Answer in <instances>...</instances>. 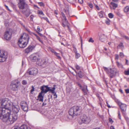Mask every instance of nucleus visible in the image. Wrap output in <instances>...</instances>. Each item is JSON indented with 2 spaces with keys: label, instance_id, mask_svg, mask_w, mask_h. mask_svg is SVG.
<instances>
[{
  "label": "nucleus",
  "instance_id": "1",
  "mask_svg": "<svg viewBox=\"0 0 129 129\" xmlns=\"http://www.w3.org/2000/svg\"><path fill=\"white\" fill-rule=\"evenodd\" d=\"M0 111L3 113H11L13 106V103L7 98L1 100Z\"/></svg>",
  "mask_w": 129,
  "mask_h": 129
},
{
  "label": "nucleus",
  "instance_id": "2",
  "mask_svg": "<svg viewBox=\"0 0 129 129\" xmlns=\"http://www.w3.org/2000/svg\"><path fill=\"white\" fill-rule=\"evenodd\" d=\"M55 85H54V87L52 89H50V87H48L47 85H43L41 86L40 89L41 91L39 93L38 96L39 101L43 102L44 95V94H43V93L45 94L48 91H50L52 93H54L55 90Z\"/></svg>",
  "mask_w": 129,
  "mask_h": 129
},
{
  "label": "nucleus",
  "instance_id": "3",
  "mask_svg": "<svg viewBox=\"0 0 129 129\" xmlns=\"http://www.w3.org/2000/svg\"><path fill=\"white\" fill-rule=\"evenodd\" d=\"M18 4V6L21 12L24 14L27 11H28V14L26 16L28 17L30 14L29 7L28 4L26 3V0H19Z\"/></svg>",
  "mask_w": 129,
  "mask_h": 129
},
{
  "label": "nucleus",
  "instance_id": "4",
  "mask_svg": "<svg viewBox=\"0 0 129 129\" xmlns=\"http://www.w3.org/2000/svg\"><path fill=\"white\" fill-rule=\"evenodd\" d=\"M104 69L111 78L114 77L118 72V71L115 68L111 69L104 67Z\"/></svg>",
  "mask_w": 129,
  "mask_h": 129
},
{
  "label": "nucleus",
  "instance_id": "5",
  "mask_svg": "<svg viewBox=\"0 0 129 129\" xmlns=\"http://www.w3.org/2000/svg\"><path fill=\"white\" fill-rule=\"evenodd\" d=\"M26 37H24L23 39V40H25V41H24L22 43V41L21 40L23 37V36H22L20 37V39L18 41V44L20 48H24L26 46L28 41L29 39V36L28 35L25 34Z\"/></svg>",
  "mask_w": 129,
  "mask_h": 129
},
{
  "label": "nucleus",
  "instance_id": "6",
  "mask_svg": "<svg viewBox=\"0 0 129 129\" xmlns=\"http://www.w3.org/2000/svg\"><path fill=\"white\" fill-rule=\"evenodd\" d=\"M80 110V107L77 106H75L71 108L69 110V115L72 117L77 116L79 114Z\"/></svg>",
  "mask_w": 129,
  "mask_h": 129
},
{
  "label": "nucleus",
  "instance_id": "7",
  "mask_svg": "<svg viewBox=\"0 0 129 129\" xmlns=\"http://www.w3.org/2000/svg\"><path fill=\"white\" fill-rule=\"evenodd\" d=\"M20 85V83L18 80H14L11 82L10 88L13 91H16L18 90Z\"/></svg>",
  "mask_w": 129,
  "mask_h": 129
},
{
  "label": "nucleus",
  "instance_id": "8",
  "mask_svg": "<svg viewBox=\"0 0 129 129\" xmlns=\"http://www.w3.org/2000/svg\"><path fill=\"white\" fill-rule=\"evenodd\" d=\"M8 57V53L7 51H0V62L5 61Z\"/></svg>",
  "mask_w": 129,
  "mask_h": 129
},
{
  "label": "nucleus",
  "instance_id": "9",
  "mask_svg": "<svg viewBox=\"0 0 129 129\" xmlns=\"http://www.w3.org/2000/svg\"><path fill=\"white\" fill-rule=\"evenodd\" d=\"M37 69L35 68H32L28 69L27 72L25 74L26 77H28L29 75H34L37 74Z\"/></svg>",
  "mask_w": 129,
  "mask_h": 129
},
{
  "label": "nucleus",
  "instance_id": "10",
  "mask_svg": "<svg viewBox=\"0 0 129 129\" xmlns=\"http://www.w3.org/2000/svg\"><path fill=\"white\" fill-rule=\"evenodd\" d=\"M81 119L83 123L86 124L89 123L91 120L90 116L85 114L81 116Z\"/></svg>",
  "mask_w": 129,
  "mask_h": 129
},
{
  "label": "nucleus",
  "instance_id": "11",
  "mask_svg": "<svg viewBox=\"0 0 129 129\" xmlns=\"http://www.w3.org/2000/svg\"><path fill=\"white\" fill-rule=\"evenodd\" d=\"M20 108L19 107L18 105L15 106L13 105L12 109L11 110V112L12 111L13 112V113L12 114H14L16 115L17 117V119L18 118V113L19 111Z\"/></svg>",
  "mask_w": 129,
  "mask_h": 129
},
{
  "label": "nucleus",
  "instance_id": "12",
  "mask_svg": "<svg viewBox=\"0 0 129 129\" xmlns=\"http://www.w3.org/2000/svg\"><path fill=\"white\" fill-rule=\"evenodd\" d=\"M20 105L22 110L25 111L28 110V108L26 102L25 101H22L20 103Z\"/></svg>",
  "mask_w": 129,
  "mask_h": 129
},
{
  "label": "nucleus",
  "instance_id": "13",
  "mask_svg": "<svg viewBox=\"0 0 129 129\" xmlns=\"http://www.w3.org/2000/svg\"><path fill=\"white\" fill-rule=\"evenodd\" d=\"M12 35L11 32L7 31L5 33L4 38L6 40H9L11 39Z\"/></svg>",
  "mask_w": 129,
  "mask_h": 129
},
{
  "label": "nucleus",
  "instance_id": "14",
  "mask_svg": "<svg viewBox=\"0 0 129 129\" xmlns=\"http://www.w3.org/2000/svg\"><path fill=\"white\" fill-rule=\"evenodd\" d=\"M48 63V61L46 59H43L38 61L37 62L38 64L40 66L44 67Z\"/></svg>",
  "mask_w": 129,
  "mask_h": 129
},
{
  "label": "nucleus",
  "instance_id": "15",
  "mask_svg": "<svg viewBox=\"0 0 129 129\" xmlns=\"http://www.w3.org/2000/svg\"><path fill=\"white\" fill-rule=\"evenodd\" d=\"M34 48V46H29L24 50V52L25 53L28 54L29 52H31Z\"/></svg>",
  "mask_w": 129,
  "mask_h": 129
},
{
  "label": "nucleus",
  "instance_id": "16",
  "mask_svg": "<svg viewBox=\"0 0 129 129\" xmlns=\"http://www.w3.org/2000/svg\"><path fill=\"white\" fill-rule=\"evenodd\" d=\"M119 104L122 111H126V104L121 103H119Z\"/></svg>",
  "mask_w": 129,
  "mask_h": 129
},
{
  "label": "nucleus",
  "instance_id": "17",
  "mask_svg": "<svg viewBox=\"0 0 129 129\" xmlns=\"http://www.w3.org/2000/svg\"><path fill=\"white\" fill-rule=\"evenodd\" d=\"M107 36L104 34H101L99 35V39L102 42H103L107 39Z\"/></svg>",
  "mask_w": 129,
  "mask_h": 129
},
{
  "label": "nucleus",
  "instance_id": "18",
  "mask_svg": "<svg viewBox=\"0 0 129 129\" xmlns=\"http://www.w3.org/2000/svg\"><path fill=\"white\" fill-rule=\"evenodd\" d=\"M31 59L32 61L35 62L36 61L38 60V56L32 55L31 56Z\"/></svg>",
  "mask_w": 129,
  "mask_h": 129
},
{
  "label": "nucleus",
  "instance_id": "19",
  "mask_svg": "<svg viewBox=\"0 0 129 129\" xmlns=\"http://www.w3.org/2000/svg\"><path fill=\"white\" fill-rule=\"evenodd\" d=\"M126 111H122V113L123 114V115L124 117L125 118V119L127 121V122H128V124L129 125V118L126 117V113L125 112Z\"/></svg>",
  "mask_w": 129,
  "mask_h": 129
},
{
  "label": "nucleus",
  "instance_id": "20",
  "mask_svg": "<svg viewBox=\"0 0 129 129\" xmlns=\"http://www.w3.org/2000/svg\"><path fill=\"white\" fill-rule=\"evenodd\" d=\"M78 74L79 77L80 78H82L84 75V73L80 71H79Z\"/></svg>",
  "mask_w": 129,
  "mask_h": 129
},
{
  "label": "nucleus",
  "instance_id": "21",
  "mask_svg": "<svg viewBox=\"0 0 129 129\" xmlns=\"http://www.w3.org/2000/svg\"><path fill=\"white\" fill-rule=\"evenodd\" d=\"M110 4L112 6L113 9L114 10H115L117 7L118 4H117L111 2L110 3Z\"/></svg>",
  "mask_w": 129,
  "mask_h": 129
},
{
  "label": "nucleus",
  "instance_id": "22",
  "mask_svg": "<svg viewBox=\"0 0 129 129\" xmlns=\"http://www.w3.org/2000/svg\"><path fill=\"white\" fill-rule=\"evenodd\" d=\"M20 129H31V128L29 127H27L26 125H23L20 126Z\"/></svg>",
  "mask_w": 129,
  "mask_h": 129
},
{
  "label": "nucleus",
  "instance_id": "23",
  "mask_svg": "<svg viewBox=\"0 0 129 129\" xmlns=\"http://www.w3.org/2000/svg\"><path fill=\"white\" fill-rule=\"evenodd\" d=\"M116 64L117 67L119 68H123V65L118 61L116 62Z\"/></svg>",
  "mask_w": 129,
  "mask_h": 129
},
{
  "label": "nucleus",
  "instance_id": "24",
  "mask_svg": "<svg viewBox=\"0 0 129 129\" xmlns=\"http://www.w3.org/2000/svg\"><path fill=\"white\" fill-rule=\"evenodd\" d=\"M68 23V21L67 20H63V22L62 23V26L64 27L67 26V23Z\"/></svg>",
  "mask_w": 129,
  "mask_h": 129
},
{
  "label": "nucleus",
  "instance_id": "25",
  "mask_svg": "<svg viewBox=\"0 0 129 129\" xmlns=\"http://www.w3.org/2000/svg\"><path fill=\"white\" fill-rule=\"evenodd\" d=\"M124 11L125 13H126L129 11V6H127L124 9Z\"/></svg>",
  "mask_w": 129,
  "mask_h": 129
},
{
  "label": "nucleus",
  "instance_id": "26",
  "mask_svg": "<svg viewBox=\"0 0 129 129\" xmlns=\"http://www.w3.org/2000/svg\"><path fill=\"white\" fill-rule=\"evenodd\" d=\"M82 90L84 93L85 94H86L88 91L87 86H84V88L82 89Z\"/></svg>",
  "mask_w": 129,
  "mask_h": 129
},
{
  "label": "nucleus",
  "instance_id": "27",
  "mask_svg": "<svg viewBox=\"0 0 129 129\" xmlns=\"http://www.w3.org/2000/svg\"><path fill=\"white\" fill-rule=\"evenodd\" d=\"M98 98L99 99V104H100V105L102 107V105L101 104L102 102H103V101L102 100V98L100 97L99 96H98Z\"/></svg>",
  "mask_w": 129,
  "mask_h": 129
},
{
  "label": "nucleus",
  "instance_id": "28",
  "mask_svg": "<svg viewBox=\"0 0 129 129\" xmlns=\"http://www.w3.org/2000/svg\"><path fill=\"white\" fill-rule=\"evenodd\" d=\"M34 35H35L37 37V38L42 43H43V42L42 40H41L40 38L36 34H34Z\"/></svg>",
  "mask_w": 129,
  "mask_h": 129
},
{
  "label": "nucleus",
  "instance_id": "29",
  "mask_svg": "<svg viewBox=\"0 0 129 129\" xmlns=\"http://www.w3.org/2000/svg\"><path fill=\"white\" fill-rule=\"evenodd\" d=\"M121 36L122 37L125 38V39L129 41V37H128L125 36L123 34H121Z\"/></svg>",
  "mask_w": 129,
  "mask_h": 129
},
{
  "label": "nucleus",
  "instance_id": "30",
  "mask_svg": "<svg viewBox=\"0 0 129 129\" xmlns=\"http://www.w3.org/2000/svg\"><path fill=\"white\" fill-rule=\"evenodd\" d=\"M104 14V13L102 11H101L100 12L98 13V14L100 17L101 18L103 17V14Z\"/></svg>",
  "mask_w": 129,
  "mask_h": 129
},
{
  "label": "nucleus",
  "instance_id": "31",
  "mask_svg": "<svg viewBox=\"0 0 129 129\" xmlns=\"http://www.w3.org/2000/svg\"><path fill=\"white\" fill-rule=\"evenodd\" d=\"M61 14L62 16L63 17L62 19L63 20H67V19L66 18V17L64 15V14L63 13V12H61Z\"/></svg>",
  "mask_w": 129,
  "mask_h": 129
},
{
  "label": "nucleus",
  "instance_id": "32",
  "mask_svg": "<svg viewBox=\"0 0 129 129\" xmlns=\"http://www.w3.org/2000/svg\"><path fill=\"white\" fill-rule=\"evenodd\" d=\"M75 57L76 58H78L80 56V54L77 52L75 53Z\"/></svg>",
  "mask_w": 129,
  "mask_h": 129
},
{
  "label": "nucleus",
  "instance_id": "33",
  "mask_svg": "<svg viewBox=\"0 0 129 129\" xmlns=\"http://www.w3.org/2000/svg\"><path fill=\"white\" fill-rule=\"evenodd\" d=\"M122 48L124 47V46L123 45V44L122 43H120L117 46V48Z\"/></svg>",
  "mask_w": 129,
  "mask_h": 129
},
{
  "label": "nucleus",
  "instance_id": "34",
  "mask_svg": "<svg viewBox=\"0 0 129 129\" xmlns=\"http://www.w3.org/2000/svg\"><path fill=\"white\" fill-rule=\"evenodd\" d=\"M68 1L71 3H73L76 2V0H67Z\"/></svg>",
  "mask_w": 129,
  "mask_h": 129
},
{
  "label": "nucleus",
  "instance_id": "35",
  "mask_svg": "<svg viewBox=\"0 0 129 129\" xmlns=\"http://www.w3.org/2000/svg\"><path fill=\"white\" fill-rule=\"evenodd\" d=\"M22 83L23 85H25L27 84V82L26 80H23L22 81Z\"/></svg>",
  "mask_w": 129,
  "mask_h": 129
},
{
  "label": "nucleus",
  "instance_id": "36",
  "mask_svg": "<svg viewBox=\"0 0 129 129\" xmlns=\"http://www.w3.org/2000/svg\"><path fill=\"white\" fill-rule=\"evenodd\" d=\"M63 11H64L66 13L67 15V16H69V12L68 10H66L65 9H63Z\"/></svg>",
  "mask_w": 129,
  "mask_h": 129
},
{
  "label": "nucleus",
  "instance_id": "37",
  "mask_svg": "<svg viewBox=\"0 0 129 129\" xmlns=\"http://www.w3.org/2000/svg\"><path fill=\"white\" fill-rule=\"evenodd\" d=\"M38 14L42 15H44V14H43V11H42L41 10H39L38 11Z\"/></svg>",
  "mask_w": 129,
  "mask_h": 129
},
{
  "label": "nucleus",
  "instance_id": "38",
  "mask_svg": "<svg viewBox=\"0 0 129 129\" xmlns=\"http://www.w3.org/2000/svg\"><path fill=\"white\" fill-rule=\"evenodd\" d=\"M108 16L110 18H112L113 17V15L112 13H110L108 14Z\"/></svg>",
  "mask_w": 129,
  "mask_h": 129
},
{
  "label": "nucleus",
  "instance_id": "39",
  "mask_svg": "<svg viewBox=\"0 0 129 129\" xmlns=\"http://www.w3.org/2000/svg\"><path fill=\"white\" fill-rule=\"evenodd\" d=\"M27 31L29 33V34L30 35H34V34H35V33H33L31 32L29 29H26Z\"/></svg>",
  "mask_w": 129,
  "mask_h": 129
},
{
  "label": "nucleus",
  "instance_id": "40",
  "mask_svg": "<svg viewBox=\"0 0 129 129\" xmlns=\"http://www.w3.org/2000/svg\"><path fill=\"white\" fill-rule=\"evenodd\" d=\"M105 22L106 24L108 25H109L110 24V20L108 19L106 20L105 21Z\"/></svg>",
  "mask_w": 129,
  "mask_h": 129
},
{
  "label": "nucleus",
  "instance_id": "41",
  "mask_svg": "<svg viewBox=\"0 0 129 129\" xmlns=\"http://www.w3.org/2000/svg\"><path fill=\"white\" fill-rule=\"evenodd\" d=\"M54 54L56 56H57L58 58L59 59H60V56L59 55V54L58 53H57L56 52H55V53Z\"/></svg>",
  "mask_w": 129,
  "mask_h": 129
},
{
  "label": "nucleus",
  "instance_id": "42",
  "mask_svg": "<svg viewBox=\"0 0 129 129\" xmlns=\"http://www.w3.org/2000/svg\"><path fill=\"white\" fill-rule=\"evenodd\" d=\"M125 74L126 75H129V69L127 71H125L124 72Z\"/></svg>",
  "mask_w": 129,
  "mask_h": 129
},
{
  "label": "nucleus",
  "instance_id": "43",
  "mask_svg": "<svg viewBox=\"0 0 129 129\" xmlns=\"http://www.w3.org/2000/svg\"><path fill=\"white\" fill-rule=\"evenodd\" d=\"M75 67L77 70H80V67L78 65H76L75 66Z\"/></svg>",
  "mask_w": 129,
  "mask_h": 129
},
{
  "label": "nucleus",
  "instance_id": "44",
  "mask_svg": "<svg viewBox=\"0 0 129 129\" xmlns=\"http://www.w3.org/2000/svg\"><path fill=\"white\" fill-rule=\"evenodd\" d=\"M118 118L120 119H121V116L120 115V112L119 111H118Z\"/></svg>",
  "mask_w": 129,
  "mask_h": 129
},
{
  "label": "nucleus",
  "instance_id": "45",
  "mask_svg": "<svg viewBox=\"0 0 129 129\" xmlns=\"http://www.w3.org/2000/svg\"><path fill=\"white\" fill-rule=\"evenodd\" d=\"M94 40H93L92 38H90L88 40V42H89L93 43L94 42Z\"/></svg>",
  "mask_w": 129,
  "mask_h": 129
},
{
  "label": "nucleus",
  "instance_id": "46",
  "mask_svg": "<svg viewBox=\"0 0 129 129\" xmlns=\"http://www.w3.org/2000/svg\"><path fill=\"white\" fill-rule=\"evenodd\" d=\"M42 18L44 20H46L47 22H49V21L48 20V18L46 17H43Z\"/></svg>",
  "mask_w": 129,
  "mask_h": 129
},
{
  "label": "nucleus",
  "instance_id": "47",
  "mask_svg": "<svg viewBox=\"0 0 129 129\" xmlns=\"http://www.w3.org/2000/svg\"><path fill=\"white\" fill-rule=\"evenodd\" d=\"M116 14L118 16H120L121 14L120 13L119 11H118L116 12Z\"/></svg>",
  "mask_w": 129,
  "mask_h": 129
},
{
  "label": "nucleus",
  "instance_id": "48",
  "mask_svg": "<svg viewBox=\"0 0 129 129\" xmlns=\"http://www.w3.org/2000/svg\"><path fill=\"white\" fill-rule=\"evenodd\" d=\"M120 56L121 57H123L124 56V55L123 53L122 52H120L119 54Z\"/></svg>",
  "mask_w": 129,
  "mask_h": 129
},
{
  "label": "nucleus",
  "instance_id": "49",
  "mask_svg": "<svg viewBox=\"0 0 129 129\" xmlns=\"http://www.w3.org/2000/svg\"><path fill=\"white\" fill-rule=\"evenodd\" d=\"M87 4L88 6H89L90 7V8H92L93 6L92 4L91 3H88Z\"/></svg>",
  "mask_w": 129,
  "mask_h": 129
},
{
  "label": "nucleus",
  "instance_id": "50",
  "mask_svg": "<svg viewBox=\"0 0 129 129\" xmlns=\"http://www.w3.org/2000/svg\"><path fill=\"white\" fill-rule=\"evenodd\" d=\"M38 4L40 6H43L44 5L43 3L42 2H39Z\"/></svg>",
  "mask_w": 129,
  "mask_h": 129
},
{
  "label": "nucleus",
  "instance_id": "51",
  "mask_svg": "<svg viewBox=\"0 0 129 129\" xmlns=\"http://www.w3.org/2000/svg\"><path fill=\"white\" fill-rule=\"evenodd\" d=\"M73 47L74 48L73 50H74L75 53H77V49H76V48H75L74 47V46H73Z\"/></svg>",
  "mask_w": 129,
  "mask_h": 129
},
{
  "label": "nucleus",
  "instance_id": "52",
  "mask_svg": "<svg viewBox=\"0 0 129 129\" xmlns=\"http://www.w3.org/2000/svg\"><path fill=\"white\" fill-rule=\"evenodd\" d=\"M54 94L53 95L54 96V99L56 98L57 97V95L56 94V93H53Z\"/></svg>",
  "mask_w": 129,
  "mask_h": 129
},
{
  "label": "nucleus",
  "instance_id": "53",
  "mask_svg": "<svg viewBox=\"0 0 129 129\" xmlns=\"http://www.w3.org/2000/svg\"><path fill=\"white\" fill-rule=\"evenodd\" d=\"M31 87L32 88V89L30 91V92H32L34 91V87L33 86H31Z\"/></svg>",
  "mask_w": 129,
  "mask_h": 129
},
{
  "label": "nucleus",
  "instance_id": "54",
  "mask_svg": "<svg viewBox=\"0 0 129 129\" xmlns=\"http://www.w3.org/2000/svg\"><path fill=\"white\" fill-rule=\"evenodd\" d=\"M125 91L127 93H129V89H125Z\"/></svg>",
  "mask_w": 129,
  "mask_h": 129
},
{
  "label": "nucleus",
  "instance_id": "55",
  "mask_svg": "<svg viewBox=\"0 0 129 129\" xmlns=\"http://www.w3.org/2000/svg\"><path fill=\"white\" fill-rule=\"evenodd\" d=\"M78 2L80 4H82L83 2V0H78Z\"/></svg>",
  "mask_w": 129,
  "mask_h": 129
},
{
  "label": "nucleus",
  "instance_id": "56",
  "mask_svg": "<svg viewBox=\"0 0 129 129\" xmlns=\"http://www.w3.org/2000/svg\"><path fill=\"white\" fill-rule=\"evenodd\" d=\"M118 55L117 54H116L115 55V59H118Z\"/></svg>",
  "mask_w": 129,
  "mask_h": 129
},
{
  "label": "nucleus",
  "instance_id": "57",
  "mask_svg": "<svg viewBox=\"0 0 129 129\" xmlns=\"http://www.w3.org/2000/svg\"><path fill=\"white\" fill-rule=\"evenodd\" d=\"M51 51L53 53H54V54L55 53V52H56L54 50L52 49L51 48Z\"/></svg>",
  "mask_w": 129,
  "mask_h": 129
},
{
  "label": "nucleus",
  "instance_id": "58",
  "mask_svg": "<svg viewBox=\"0 0 129 129\" xmlns=\"http://www.w3.org/2000/svg\"><path fill=\"white\" fill-rule=\"evenodd\" d=\"M37 32L40 36H42V37L43 36V35L41 34V33H40L38 31H37Z\"/></svg>",
  "mask_w": 129,
  "mask_h": 129
},
{
  "label": "nucleus",
  "instance_id": "59",
  "mask_svg": "<svg viewBox=\"0 0 129 129\" xmlns=\"http://www.w3.org/2000/svg\"><path fill=\"white\" fill-rule=\"evenodd\" d=\"M37 29L40 32L41 31V30L40 29V27L39 26H38L37 27Z\"/></svg>",
  "mask_w": 129,
  "mask_h": 129
},
{
  "label": "nucleus",
  "instance_id": "60",
  "mask_svg": "<svg viewBox=\"0 0 129 129\" xmlns=\"http://www.w3.org/2000/svg\"><path fill=\"white\" fill-rule=\"evenodd\" d=\"M109 121L110 122H111L112 123L113 122V121H112V119L111 118H109Z\"/></svg>",
  "mask_w": 129,
  "mask_h": 129
},
{
  "label": "nucleus",
  "instance_id": "61",
  "mask_svg": "<svg viewBox=\"0 0 129 129\" xmlns=\"http://www.w3.org/2000/svg\"><path fill=\"white\" fill-rule=\"evenodd\" d=\"M107 49L106 48H104V50H103V51L105 52V51H106L107 50Z\"/></svg>",
  "mask_w": 129,
  "mask_h": 129
},
{
  "label": "nucleus",
  "instance_id": "62",
  "mask_svg": "<svg viewBox=\"0 0 129 129\" xmlns=\"http://www.w3.org/2000/svg\"><path fill=\"white\" fill-rule=\"evenodd\" d=\"M107 106L109 108H110V105H109V104L107 103Z\"/></svg>",
  "mask_w": 129,
  "mask_h": 129
},
{
  "label": "nucleus",
  "instance_id": "63",
  "mask_svg": "<svg viewBox=\"0 0 129 129\" xmlns=\"http://www.w3.org/2000/svg\"><path fill=\"white\" fill-rule=\"evenodd\" d=\"M34 17V16L33 15H31L30 16V17L31 19H32V20Z\"/></svg>",
  "mask_w": 129,
  "mask_h": 129
},
{
  "label": "nucleus",
  "instance_id": "64",
  "mask_svg": "<svg viewBox=\"0 0 129 129\" xmlns=\"http://www.w3.org/2000/svg\"><path fill=\"white\" fill-rule=\"evenodd\" d=\"M111 129H114V127L113 126H111L110 127Z\"/></svg>",
  "mask_w": 129,
  "mask_h": 129
}]
</instances>
